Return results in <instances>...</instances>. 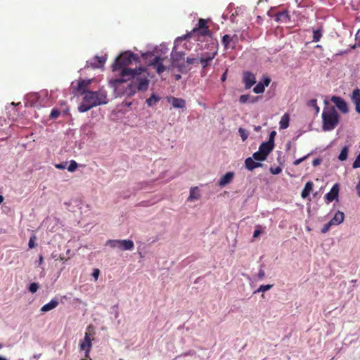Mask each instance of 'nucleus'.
Instances as JSON below:
<instances>
[{
	"mask_svg": "<svg viewBox=\"0 0 360 360\" xmlns=\"http://www.w3.org/2000/svg\"><path fill=\"white\" fill-rule=\"evenodd\" d=\"M121 78H117L111 81L112 86L119 91L120 86L131 80L124 90L120 92L122 95L128 96H134L136 91L145 92L149 86L148 72L145 68H124L120 72Z\"/></svg>",
	"mask_w": 360,
	"mask_h": 360,
	"instance_id": "f257e3e1",
	"label": "nucleus"
},
{
	"mask_svg": "<svg viewBox=\"0 0 360 360\" xmlns=\"http://www.w3.org/2000/svg\"><path fill=\"white\" fill-rule=\"evenodd\" d=\"M175 49L176 47L174 46L171 53L170 64L168 67L164 65L163 61L165 60V58L161 56H155L150 62V65L153 66L156 70L158 74L160 75L166 70H169L174 68H177L180 72H184L185 66L181 61L184 60L185 53L182 51H176Z\"/></svg>",
	"mask_w": 360,
	"mask_h": 360,
	"instance_id": "f03ea898",
	"label": "nucleus"
},
{
	"mask_svg": "<svg viewBox=\"0 0 360 360\" xmlns=\"http://www.w3.org/2000/svg\"><path fill=\"white\" fill-rule=\"evenodd\" d=\"M107 103V94L105 91L101 89L96 91H87L78 107V110L80 112H85L94 107Z\"/></svg>",
	"mask_w": 360,
	"mask_h": 360,
	"instance_id": "7ed1b4c3",
	"label": "nucleus"
},
{
	"mask_svg": "<svg viewBox=\"0 0 360 360\" xmlns=\"http://www.w3.org/2000/svg\"><path fill=\"white\" fill-rule=\"evenodd\" d=\"M322 129L323 131L333 130L339 123L340 116L336 111L335 107H325L323 110L322 115Z\"/></svg>",
	"mask_w": 360,
	"mask_h": 360,
	"instance_id": "20e7f679",
	"label": "nucleus"
},
{
	"mask_svg": "<svg viewBox=\"0 0 360 360\" xmlns=\"http://www.w3.org/2000/svg\"><path fill=\"white\" fill-rule=\"evenodd\" d=\"M137 55L130 52L125 51L121 53L115 60V63L112 65V70L113 72L118 70H122L127 67L131 65L134 61L138 60Z\"/></svg>",
	"mask_w": 360,
	"mask_h": 360,
	"instance_id": "39448f33",
	"label": "nucleus"
},
{
	"mask_svg": "<svg viewBox=\"0 0 360 360\" xmlns=\"http://www.w3.org/2000/svg\"><path fill=\"white\" fill-rule=\"evenodd\" d=\"M91 79H83L79 78L77 80L73 81L71 84V88L72 89V93L75 95H83L86 94L88 91V88L91 83Z\"/></svg>",
	"mask_w": 360,
	"mask_h": 360,
	"instance_id": "423d86ee",
	"label": "nucleus"
},
{
	"mask_svg": "<svg viewBox=\"0 0 360 360\" xmlns=\"http://www.w3.org/2000/svg\"><path fill=\"white\" fill-rule=\"evenodd\" d=\"M92 326H89L86 328V332L85 333L84 338L82 340L80 341L79 347L81 350L85 351V357L89 358V352L92 347L91 340L94 339V334L90 333V330H92Z\"/></svg>",
	"mask_w": 360,
	"mask_h": 360,
	"instance_id": "0eeeda50",
	"label": "nucleus"
},
{
	"mask_svg": "<svg viewBox=\"0 0 360 360\" xmlns=\"http://www.w3.org/2000/svg\"><path fill=\"white\" fill-rule=\"evenodd\" d=\"M106 245L111 248H118L121 250H131L134 248V244L131 240H108Z\"/></svg>",
	"mask_w": 360,
	"mask_h": 360,
	"instance_id": "6e6552de",
	"label": "nucleus"
},
{
	"mask_svg": "<svg viewBox=\"0 0 360 360\" xmlns=\"http://www.w3.org/2000/svg\"><path fill=\"white\" fill-rule=\"evenodd\" d=\"M207 20L200 18L198 20L197 26L193 29V30L189 34L192 35L194 34H198L200 36H210L211 31L207 26Z\"/></svg>",
	"mask_w": 360,
	"mask_h": 360,
	"instance_id": "1a4fd4ad",
	"label": "nucleus"
},
{
	"mask_svg": "<svg viewBox=\"0 0 360 360\" xmlns=\"http://www.w3.org/2000/svg\"><path fill=\"white\" fill-rule=\"evenodd\" d=\"M221 43L225 49H228L229 48L233 49L238 43V37L237 34H233V36L225 34L222 37Z\"/></svg>",
	"mask_w": 360,
	"mask_h": 360,
	"instance_id": "9d476101",
	"label": "nucleus"
},
{
	"mask_svg": "<svg viewBox=\"0 0 360 360\" xmlns=\"http://www.w3.org/2000/svg\"><path fill=\"white\" fill-rule=\"evenodd\" d=\"M243 82L245 89H249L256 83L255 75L250 71H245L243 74Z\"/></svg>",
	"mask_w": 360,
	"mask_h": 360,
	"instance_id": "9b49d317",
	"label": "nucleus"
},
{
	"mask_svg": "<svg viewBox=\"0 0 360 360\" xmlns=\"http://www.w3.org/2000/svg\"><path fill=\"white\" fill-rule=\"evenodd\" d=\"M331 101L336 105V107L342 112L347 113L349 111L347 104L344 99L341 97L333 96L331 98Z\"/></svg>",
	"mask_w": 360,
	"mask_h": 360,
	"instance_id": "f8f14e48",
	"label": "nucleus"
},
{
	"mask_svg": "<svg viewBox=\"0 0 360 360\" xmlns=\"http://www.w3.org/2000/svg\"><path fill=\"white\" fill-rule=\"evenodd\" d=\"M216 54V52H206L202 54L200 62L202 64V68H206L210 65V63L214 58Z\"/></svg>",
	"mask_w": 360,
	"mask_h": 360,
	"instance_id": "ddd939ff",
	"label": "nucleus"
},
{
	"mask_svg": "<svg viewBox=\"0 0 360 360\" xmlns=\"http://www.w3.org/2000/svg\"><path fill=\"white\" fill-rule=\"evenodd\" d=\"M339 190V186L338 184L333 185L330 191L325 195L327 202H331L338 197Z\"/></svg>",
	"mask_w": 360,
	"mask_h": 360,
	"instance_id": "4468645a",
	"label": "nucleus"
},
{
	"mask_svg": "<svg viewBox=\"0 0 360 360\" xmlns=\"http://www.w3.org/2000/svg\"><path fill=\"white\" fill-rule=\"evenodd\" d=\"M235 174L233 172H229L226 173L223 176H221L219 181V186L221 187H224L226 185L230 184L233 178H234Z\"/></svg>",
	"mask_w": 360,
	"mask_h": 360,
	"instance_id": "2eb2a0df",
	"label": "nucleus"
},
{
	"mask_svg": "<svg viewBox=\"0 0 360 360\" xmlns=\"http://www.w3.org/2000/svg\"><path fill=\"white\" fill-rule=\"evenodd\" d=\"M271 79L269 77H265L263 82H259L253 88V91L255 94H262L265 90V86H268L270 84Z\"/></svg>",
	"mask_w": 360,
	"mask_h": 360,
	"instance_id": "dca6fc26",
	"label": "nucleus"
},
{
	"mask_svg": "<svg viewBox=\"0 0 360 360\" xmlns=\"http://www.w3.org/2000/svg\"><path fill=\"white\" fill-rule=\"evenodd\" d=\"M168 101L174 108H184L186 105V101L183 98L169 97Z\"/></svg>",
	"mask_w": 360,
	"mask_h": 360,
	"instance_id": "f3484780",
	"label": "nucleus"
},
{
	"mask_svg": "<svg viewBox=\"0 0 360 360\" xmlns=\"http://www.w3.org/2000/svg\"><path fill=\"white\" fill-rule=\"evenodd\" d=\"M275 145H273L268 141L263 142L259 147V150L264 154L266 157L274 150Z\"/></svg>",
	"mask_w": 360,
	"mask_h": 360,
	"instance_id": "a211bd4d",
	"label": "nucleus"
},
{
	"mask_svg": "<svg viewBox=\"0 0 360 360\" xmlns=\"http://www.w3.org/2000/svg\"><path fill=\"white\" fill-rule=\"evenodd\" d=\"M245 167L250 171H252L254 169L262 166L261 163L255 162L254 159L250 157L245 159Z\"/></svg>",
	"mask_w": 360,
	"mask_h": 360,
	"instance_id": "6ab92c4d",
	"label": "nucleus"
},
{
	"mask_svg": "<svg viewBox=\"0 0 360 360\" xmlns=\"http://www.w3.org/2000/svg\"><path fill=\"white\" fill-rule=\"evenodd\" d=\"M59 302L57 300L53 299L49 303L44 304L40 309L42 312H46L55 309Z\"/></svg>",
	"mask_w": 360,
	"mask_h": 360,
	"instance_id": "aec40b11",
	"label": "nucleus"
},
{
	"mask_svg": "<svg viewBox=\"0 0 360 360\" xmlns=\"http://www.w3.org/2000/svg\"><path fill=\"white\" fill-rule=\"evenodd\" d=\"M344 213L341 211H338L335 214L333 218L330 220V221L333 225H339L344 221Z\"/></svg>",
	"mask_w": 360,
	"mask_h": 360,
	"instance_id": "412c9836",
	"label": "nucleus"
},
{
	"mask_svg": "<svg viewBox=\"0 0 360 360\" xmlns=\"http://www.w3.org/2000/svg\"><path fill=\"white\" fill-rule=\"evenodd\" d=\"M314 184L311 181H308L306 183L302 193L301 196L302 198H306L308 197L313 189Z\"/></svg>",
	"mask_w": 360,
	"mask_h": 360,
	"instance_id": "4be33fe9",
	"label": "nucleus"
},
{
	"mask_svg": "<svg viewBox=\"0 0 360 360\" xmlns=\"http://www.w3.org/2000/svg\"><path fill=\"white\" fill-rule=\"evenodd\" d=\"M290 19V15L288 11H283L278 13L275 16V20L277 22H287Z\"/></svg>",
	"mask_w": 360,
	"mask_h": 360,
	"instance_id": "5701e85b",
	"label": "nucleus"
},
{
	"mask_svg": "<svg viewBox=\"0 0 360 360\" xmlns=\"http://www.w3.org/2000/svg\"><path fill=\"white\" fill-rule=\"evenodd\" d=\"M200 191L198 187H194L190 190V195L188 196V200L191 201L198 200L200 198Z\"/></svg>",
	"mask_w": 360,
	"mask_h": 360,
	"instance_id": "b1692460",
	"label": "nucleus"
},
{
	"mask_svg": "<svg viewBox=\"0 0 360 360\" xmlns=\"http://www.w3.org/2000/svg\"><path fill=\"white\" fill-rule=\"evenodd\" d=\"M257 101L256 98L251 97L248 94L241 95L239 98V101L240 103H254Z\"/></svg>",
	"mask_w": 360,
	"mask_h": 360,
	"instance_id": "393cba45",
	"label": "nucleus"
},
{
	"mask_svg": "<svg viewBox=\"0 0 360 360\" xmlns=\"http://www.w3.org/2000/svg\"><path fill=\"white\" fill-rule=\"evenodd\" d=\"M160 100V98L155 95V94H153L150 98H148L146 103L147 105L150 107L156 105V103Z\"/></svg>",
	"mask_w": 360,
	"mask_h": 360,
	"instance_id": "a878e982",
	"label": "nucleus"
},
{
	"mask_svg": "<svg viewBox=\"0 0 360 360\" xmlns=\"http://www.w3.org/2000/svg\"><path fill=\"white\" fill-rule=\"evenodd\" d=\"M280 128L281 129H286L289 126V116L287 114H285L283 115V117L281 119V121L279 122Z\"/></svg>",
	"mask_w": 360,
	"mask_h": 360,
	"instance_id": "bb28decb",
	"label": "nucleus"
},
{
	"mask_svg": "<svg viewBox=\"0 0 360 360\" xmlns=\"http://www.w3.org/2000/svg\"><path fill=\"white\" fill-rule=\"evenodd\" d=\"M322 37V29L313 30V41L318 42Z\"/></svg>",
	"mask_w": 360,
	"mask_h": 360,
	"instance_id": "cd10ccee",
	"label": "nucleus"
},
{
	"mask_svg": "<svg viewBox=\"0 0 360 360\" xmlns=\"http://www.w3.org/2000/svg\"><path fill=\"white\" fill-rule=\"evenodd\" d=\"M252 158L257 161H264L266 160L267 157L259 150L257 152L253 153Z\"/></svg>",
	"mask_w": 360,
	"mask_h": 360,
	"instance_id": "c85d7f7f",
	"label": "nucleus"
},
{
	"mask_svg": "<svg viewBox=\"0 0 360 360\" xmlns=\"http://www.w3.org/2000/svg\"><path fill=\"white\" fill-rule=\"evenodd\" d=\"M351 98H352V101L353 103L360 102V89H354L352 96H351Z\"/></svg>",
	"mask_w": 360,
	"mask_h": 360,
	"instance_id": "c756f323",
	"label": "nucleus"
},
{
	"mask_svg": "<svg viewBox=\"0 0 360 360\" xmlns=\"http://www.w3.org/2000/svg\"><path fill=\"white\" fill-rule=\"evenodd\" d=\"M348 147L347 146H345L342 148L339 156H338V159L340 160V161H344V160H346L347 158V156H348Z\"/></svg>",
	"mask_w": 360,
	"mask_h": 360,
	"instance_id": "7c9ffc66",
	"label": "nucleus"
},
{
	"mask_svg": "<svg viewBox=\"0 0 360 360\" xmlns=\"http://www.w3.org/2000/svg\"><path fill=\"white\" fill-rule=\"evenodd\" d=\"M238 132L240 135V137H241L243 141H246L248 137L249 133L245 129H243L242 127H240L238 129Z\"/></svg>",
	"mask_w": 360,
	"mask_h": 360,
	"instance_id": "2f4dec72",
	"label": "nucleus"
},
{
	"mask_svg": "<svg viewBox=\"0 0 360 360\" xmlns=\"http://www.w3.org/2000/svg\"><path fill=\"white\" fill-rule=\"evenodd\" d=\"M307 105L309 107L314 108L316 110V113H318L319 112L320 108L317 105L316 99H311V100L309 101Z\"/></svg>",
	"mask_w": 360,
	"mask_h": 360,
	"instance_id": "473e14b6",
	"label": "nucleus"
},
{
	"mask_svg": "<svg viewBox=\"0 0 360 360\" xmlns=\"http://www.w3.org/2000/svg\"><path fill=\"white\" fill-rule=\"evenodd\" d=\"M273 285L267 284V285H262L255 292V293L259 292H265L266 290H270L272 288Z\"/></svg>",
	"mask_w": 360,
	"mask_h": 360,
	"instance_id": "72a5a7b5",
	"label": "nucleus"
},
{
	"mask_svg": "<svg viewBox=\"0 0 360 360\" xmlns=\"http://www.w3.org/2000/svg\"><path fill=\"white\" fill-rule=\"evenodd\" d=\"M60 114V112L59 110H58L57 108H53V109H52V110L50 113L49 118L50 119H57L59 117Z\"/></svg>",
	"mask_w": 360,
	"mask_h": 360,
	"instance_id": "f704fd0d",
	"label": "nucleus"
},
{
	"mask_svg": "<svg viewBox=\"0 0 360 360\" xmlns=\"http://www.w3.org/2000/svg\"><path fill=\"white\" fill-rule=\"evenodd\" d=\"M95 59L97 60V62L98 63L99 65L96 66L97 68L98 67H102L103 65V64L105 63L106 61V57L105 56H95Z\"/></svg>",
	"mask_w": 360,
	"mask_h": 360,
	"instance_id": "c9c22d12",
	"label": "nucleus"
},
{
	"mask_svg": "<svg viewBox=\"0 0 360 360\" xmlns=\"http://www.w3.org/2000/svg\"><path fill=\"white\" fill-rule=\"evenodd\" d=\"M77 166H78V165L75 160H71L70 163L68 167V170L69 172H72L76 170V169L77 168Z\"/></svg>",
	"mask_w": 360,
	"mask_h": 360,
	"instance_id": "e433bc0d",
	"label": "nucleus"
},
{
	"mask_svg": "<svg viewBox=\"0 0 360 360\" xmlns=\"http://www.w3.org/2000/svg\"><path fill=\"white\" fill-rule=\"evenodd\" d=\"M39 289V285L37 283H32L29 286V290L32 293H34Z\"/></svg>",
	"mask_w": 360,
	"mask_h": 360,
	"instance_id": "4c0bfd02",
	"label": "nucleus"
},
{
	"mask_svg": "<svg viewBox=\"0 0 360 360\" xmlns=\"http://www.w3.org/2000/svg\"><path fill=\"white\" fill-rule=\"evenodd\" d=\"M332 226H333V224H332V222H331L330 221H328V222L327 224H326L323 226V227L322 228V229H321V233H327V232L330 230V227H331Z\"/></svg>",
	"mask_w": 360,
	"mask_h": 360,
	"instance_id": "58836bf2",
	"label": "nucleus"
},
{
	"mask_svg": "<svg viewBox=\"0 0 360 360\" xmlns=\"http://www.w3.org/2000/svg\"><path fill=\"white\" fill-rule=\"evenodd\" d=\"M352 167L354 169L360 167V153L357 155L355 160L354 161Z\"/></svg>",
	"mask_w": 360,
	"mask_h": 360,
	"instance_id": "ea45409f",
	"label": "nucleus"
},
{
	"mask_svg": "<svg viewBox=\"0 0 360 360\" xmlns=\"http://www.w3.org/2000/svg\"><path fill=\"white\" fill-rule=\"evenodd\" d=\"M35 240H36V236H32L30 240H29V243H28V246L30 248H34L36 245L35 244Z\"/></svg>",
	"mask_w": 360,
	"mask_h": 360,
	"instance_id": "a19ab883",
	"label": "nucleus"
},
{
	"mask_svg": "<svg viewBox=\"0 0 360 360\" xmlns=\"http://www.w3.org/2000/svg\"><path fill=\"white\" fill-rule=\"evenodd\" d=\"M276 135V132L275 131H272L269 134V140L267 141L269 143H272L273 145H275L274 144V139H275Z\"/></svg>",
	"mask_w": 360,
	"mask_h": 360,
	"instance_id": "79ce46f5",
	"label": "nucleus"
},
{
	"mask_svg": "<svg viewBox=\"0 0 360 360\" xmlns=\"http://www.w3.org/2000/svg\"><path fill=\"white\" fill-rule=\"evenodd\" d=\"M282 169L280 167H271L270 168V172L272 174H278L281 172Z\"/></svg>",
	"mask_w": 360,
	"mask_h": 360,
	"instance_id": "37998d69",
	"label": "nucleus"
},
{
	"mask_svg": "<svg viewBox=\"0 0 360 360\" xmlns=\"http://www.w3.org/2000/svg\"><path fill=\"white\" fill-rule=\"evenodd\" d=\"M309 155H307L305 156H304L303 158H299V159H297L294 161L293 162V165H300L301 162H302L304 160H306L307 158H308Z\"/></svg>",
	"mask_w": 360,
	"mask_h": 360,
	"instance_id": "c03bdc74",
	"label": "nucleus"
},
{
	"mask_svg": "<svg viewBox=\"0 0 360 360\" xmlns=\"http://www.w3.org/2000/svg\"><path fill=\"white\" fill-rule=\"evenodd\" d=\"M100 274V270L98 269H94L92 273V276L95 278L96 281L99 276Z\"/></svg>",
	"mask_w": 360,
	"mask_h": 360,
	"instance_id": "a18cd8bd",
	"label": "nucleus"
},
{
	"mask_svg": "<svg viewBox=\"0 0 360 360\" xmlns=\"http://www.w3.org/2000/svg\"><path fill=\"white\" fill-rule=\"evenodd\" d=\"M186 63L189 65H191V64L197 63L198 60L196 58H187Z\"/></svg>",
	"mask_w": 360,
	"mask_h": 360,
	"instance_id": "49530a36",
	"label": "nucleus"
},
{
	"mask_svg": "<svg viewBox=\"0 0 360 360\" xmlns=\"http://www.w3.org/2000/svg\"><path fill=\"white\" fill-rule=\"evenodd\" d=\"M321 160L319 158H316L313 160L312 165L313 166H317L321 164Z\"/></svg>",
	"mask_w": 360,
	"mask_h": 360,
	"instance_id": "de8ad7c7",
	"label": "nucleus"
},
{
	"mask_svg": "<svg viewBox=\"0 0 360 360\" xmlns=\"http://www.w3.org/2000/svg\"><path fill=\"white\" fill-rule=\"evenodd\" d=\"M356 111L360 114V102L354 103Z\"/></svg>",
	"mask_w": 360,
	"mask_h": 360,
	"instance_id": "09e8293b",
	"label": "nucleus"
},
{
	"mask_svg": "<svg viewBox=\"0 0 360 360\" xmlns=\"http://www.w3.org/2000/svg\"><path fill=\"white\" fill-rule=\"evenodd\" d=\"M55 167L57 168V169H63L65 168V164H63V163H60V164H56L55 165Z\"/></svg>",
	"mask_w": 360,
	"mask_h": 360,
	"instance_id": "8fccbe9b",
	"label": "nucleus"
},
{
	"mask_svg": "<svg viewBox=\"0 0 360 360\" xmlns=\"http://www.w3.org/2000/svg\"><path fill=\"white\" fill-rule=\"evenodd\" d=\"M265 276V273H264V270H260L258 273V278L259 279H262Z\"/></svg>",
	"mask_w": 360,
	"mask_h": 360,
	"instance_id": "3c124183",
	"label": "nucleus"
},
{
	"mask_svg": "<svg viewBox=\"0 0 360 360\" xmlns=\"http://www.w3.org/2000/svg\"><path fill=\"white\" fill-rule=\"evenodd\" d=\"M260 233H261V231L259 229H256V230H255V231L253 233V237L257 238L260 235Z\"/></svg>",
	"mask_w": 360,
	"mask_h": 360,
	"instance_id": "603ef678",
	"label": "nucleus"
},
{
	"mask_svg": "<svg viewBox=\"0 0 360 360\" xmlns=\"http://www.w3.org/2000/svg\"><path fill=\"white\" fill-rule=\"evenodd\" d=\"M44 262V257L41 255L39 257V264H41Z\"/></svg>",
	"mask_w": 360,
	"mask_h": 360,
	"instance_id": "864d4df0",
	"label": "nucleus"
},
{
	"mask_svg": "<svg viewBox=\"0 0 360 360\" xmlns=\"http://www.w3.org/2000/svg\"><path fill=\"white\" fill-rule=\"evenodd\" d=\"M226 72H224V73L222 75L221 77V81H223V82H224V81H225V79H226Z\"/></svg>",
	"mask_w": 360,
	"mask_h": 360,
	"instance_id": "5fc2aeb1",
	"label": "nucleus"
},
{
	"mask_svg": "<svg viewBox=\"0 0 360 360\" xmlns=\"http://www.w3.org/2000/svg\"><path fill=\"white\" fill-rule=\"evenodd\" d=\"M41 356V354H34L33 357L36 359H38L40 358Z\"/></svg>",
	"mask_w": 360,
	"mask_h": 360,
	"instance_id": "6e6d98bb",
	"label": "nucleus"
},
{
	"mask_svg": "<svg viewBox=\"0 0 360 360\" xmlns=\"http://www.w3.org/2000/svg\"><path fill=\"white\" fill-rule=\"evenodd\" d=\"M4 201V197L0 195V204Z\"/></svg>",
	"mask_w": 360,
	"mask_h": 360,
	"instance_id": "4d7b16f0",
	"label": "nucleus"
},
{
	"mask_svg": "<svg viewBox=\"0 0 360 360\" xmlns=\"http://www.w3.org/2000/svg\"><path fill=\"white\" fill-rule=\"evenodd\" d=\"M0 360H8L6 357L0 356Z\"/></svg>",
	"mask_w": 360,
	"mask_h": 360,
	"instance_id": "13d9d810",
	"label": "nucleus"
},
{
	"mask_svg": "<svg viewBox=\"0 0 360 360\" xmlns=\"http://www.w3.org/2000/svg\"><path fill=\"white\" fill-rule=\"evenodd\" d=\"M181 78V76L179 75H176V79L178 80Z\"/></svg>",
	"mask_w": 360,
	"mask_h": 360,
	"instance_id": "bf43d9fd",
	"label": "nucleus"
},
{
	"mask_svg": "<svg viewBox=\"0 0 360 360\" xmlns=\"http://www.w3.org/2000/svg\"><path fill=\"white\" fill-rule=\"evenodd\" d=\"M82 360H91V359L90 357H89V358H86V357H85V359H82Z\"/></svg>",
	"mask_w": 360,
	"mask_h": 360,
	"instance_id": "052dcab7",
	"label": "nucleus"
},
{
	"mask_svg": "<svg viewBox=\"0 0 360 360\" xmlns=\"http://www.w3.org/2000/svg\"><path fill=\"white\" fill-rule=\"evenodd\" d=\"M256 130H259L260 129V127H258L255 129Z\"/></svg>",
	"mask_w": 360,
	"mask_h": 360,
	"instance_id": "680f3d73",
	"label": "nucleus"
},
{
	"mask_svg": "<svg viewBox=\"0 0 360 360\" xmlns=\"http://www.w3.org/2000/svg\"><path fill=\"white\" fill-rule=\"evenodd\" d=\"M11 105H15V103H14V102H12V103H11Z\"/></svg>",
	"mask_w": 360,
	"mask_h": 360,
	"instance_id": "e2e57ef3",
	"label": "nucleus"
},
{
	"mask_svg": "<svg viewBox=\"0 0 360 360\" xmlns=\"http://www.w3.org/2000/svg\"><path fill=\"white\" fill-rule=\"evenodd\" d=\"M3 347V345L1 344H0V349H1Z\"/></svg>",
	"mask_w": 360,
	"mask_h": 360,
	"instance_id": "0e129e2a",
	"label": "nucleus"
},
{
	"mask_svg": "<svg viewBox=\"0 0 360 360\" xmlns=\"http://www.w3.org/2000/svg\"><path fill=\"white\" fill-rule=\"evenodd\" d=\"M68 110L64 111V113H65V114H67V113H68Z\"/></svg>",
	"mask_w": 360,
	"mask_h": 360,
	"instance_id": "69168bd1",
	"label": "nucleus"
},
{
	"mask_svg": "<svg viewBox=\"0 0 360 360\" xmlns=\"http://www.w3.org/2000/svg\"><path fill=\"white\" fill-rule=\"evenodd\" d=\"M333 358H332L330 360H333Z\"/></svg>",
	"mask_w": 360,
	"mask_h": 360,
	"instance_id": "338daca9",
	"label": "nucleus"
}]
</instances>
